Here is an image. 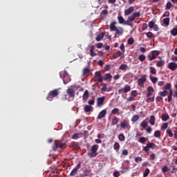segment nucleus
Masks as SVG:
<instances>
[{"instance_id": "nucleus-54", "label": "nucleus", "mask_w": 177, "mask_h": 177, "mask_svg": "<svg viewBox=\"0 0 177 177\" xmlns=\"http://www.w3.org/2000/svg\"><path fill=\"white\" fill-rule=\"evenodd\" d=\"M172 8V3L171 2H167L166 4V10H169Z\"/></svg>"}, {"instance_id": "nucleus-10", "label": "nucleus", "mask_w": 177, "mask_h": 177, "mask_svg": "<svg viewBox=\"0 0 177 177\" xmlns=\"http://www.w3.org/2000/svg\"><path fill=\"white\" fill-rule=\"evenodd\" d=\"M104 100H106V97L102 96L97 98V107H102L104 104Z\"/></svg>"}, {"instance_id": "nucleus-64", "label": "nucleus", "mask_w": 177, "mask_h": 177, "mask_svg": "<svg viewBox=\"0 0 177 177\" xmlns=\"http://www.w3.org/2000/svg\"><path fill=\"white\" fill-rule=\"evenodd\" d=\"M174 132V138L175 139H177V127L175 128Z\"/></svg>"}, {"instance_id": "nucleus-15", "label": "nucleus", "mask_w": 177, "mask_h": 177, "mask_svg": "<svg viewBox=\"0 0 177 177\" xmlns=\"http://www.w3.org/2000/svg\"><path fill=\"white\" fill-rule=\"evenodd\" d=\"M167 67L169 68V70H171V71H175V70L177 68V64L175 62H170L169 63Z\"/></svg>"}, {"instance_id": "nucleus-4", "label": "nucleus", "mask_w": 177, "mask_h": 177, "mask_svg": "<svg viewBox=\"0 0 177 177\" xmlns=\"http://www.w3.org/2000/svg\"><path fill=\"white\" fill-rule=\"evenodd\" d=\"M66 146H67L66 142H62L57 140L53 145L52 149L53 151H57V149H64L66 148Z\"/></svg>"}, {"instance_id": "nucleus-39", "label": "nucleus", "mask_w": 177, "mask_h": 177, "mask_svg": "<svg viewBox=\"0 0 177 177\" xmlns=\"http://www.w3.org/2000/svg\"><path fill=\"white\" fill-rule=\"evenodd\" d=\"M153 136L155 138H160L161 136V131L159 130H157L154 132Z\"/></svg>"}, {"instance_id": "nucleus-14", "label": "nucleus", "mask_w": 177, "mask_h": 177, "mask_svg": "<svg viewBox=\"0 0 177 177\" xmlns=\"http://www.w3.org/2000/svg\"><path fill=\"white\" fill-rule=\"evenodd\" d=\"M106 114H107V111L106 109H103L99 113L97 117V120H102V118H104L106 117Z\"/></svg>"}, {"instance_id": "nucleus-35", "label": "nucleus", "mask_w": 177, "mask_h": 177, "mask_svg": "<svg viewBox=\"0 0 177 177\" xmlns=\"http://www.w3.org/2000/svg\"><path fill=\"white\" fill-rule=\"evenodd\" d=\"M117 124H118V118L115 117L112 119L111 125L114 126L117 125Z\"/></svg>"}, {"instance_id": "nucleus-19", "label": "nucleus", "mask_w": 177, "mask_h": 177, "mask_svg": "<svg viewBox=\"0 0 177 177\" xmlns=\"http://www.w3.org/2000/svg\"><path fill=\"white\" fill-rule=\"evenodd\" d=\"M129 126V122H128L127 120H124V122H122L120 123V127L122 129H125V128H128Z\"/></svg>"}, {"instance_id": "nucleus-18", "label": "nucleus", "mask_w": 177, "mask_h": 177, "mask_svg": "<svg viewBox=\"0 0 177 177\" xmlns=\"http://www.w3.org/2000/svg\"><path fill=\"white\" fill-rule=\"evenodd\" d=\"M147 92L148 93L147 94V97H150V96L153 95V92H154V88H153L152 86H149L147 88Z\"/></svg>"}, {"instance_id": "nucleus-49", "label": "nucleus", "mask_w": 177, "mask_h": 177, "mask_svg": "<svg viewBox=\"0 0 177 177\" xmlns=\"http://www.w3.org/2000/svg\"><path fill=\"white\" fill-rule=\"evenodd\" d=\"M167 128H168V123H163L160 127V129H162V131H165Z\"/></svg>"}, {"instance_id": "nucleus-5", "label": "nucleus", "mask_w": 177, "mask_h": 177, "mask_svg": "<svg viewBox=\"0 0 177 177\" xmlns=\"http://www.w3.org/2000/svg\"><path fill=\"white\" fill-rule=\"evenodd\" d=\"M97 150H99V145H93L91 148V152L88 153L90 158H93L97 156Z\"/></svg>"}, {"instance_id": "nucleus-17", "label": "nucleus", "mask_w": 177, "mask_h": 177, "mask_svg": "<svg viewBox=\"0 0 177 177\" xmlns=\"http://www.w3.org/2000/svg\"><path fill=\"white\" fill-rule=\"evenodd\" d=\"M122 55V53H121V51H120V50H118L111 57V60H113V59H118V57H120V56H121Z\"/></svg>"}, {"instance_id": "nucleus-60", "label": "nucleus", "mask_w": 177, "mask_h": 177, "mask_svg": "<svg viewBox=\"0 0 177 177\" xmlns=\"http://www.w3.org/2000/svg\"><path fill=\"white\" fill-rule=\"evenodd\" d=\"M131 95L133 96V97H136L138 96V91L136 90H134L131 92Z\"/></svg>"}, {"instance_id": "nucleus-38", "label": "nucleus", "mask_w": 177, "mask_h": 177, "mask_svg": "<svg viewBox=\"0 0 177 177\" xmlns=\"http://www.w3.org/2000/svg\"><path fill=\"white\" fill-rule=\"evenodd\" d=\"M149 79L151 80V81L153 84H156V82H157V81H158V78H157L156 77H153L151 75L149 76Z\"/></svg>"}, {"instance_id": "nucleus-33", "label": "nucleus", "mask_w": 177, "mask_h": 177, "mask_svg": "<svg viewBox=\"0 0 177 177\" xmlns=\"http://www.w3.org/2000/svg\"><path fill=\"white\" fill-rule=\"evenodd\" d=\"M118 20L119 24H124L125 23V19H124V17H122V16H118Z\"/></svg>"}, {"instance_id": "nucleus-11", "label": "nucleus", "mask_w": 177, "mask_h": 177, "mask_svg": "<svg viewBox=\"0 0 177 177\" xmlns=\"http://www.w3.org/2000/svg\"><path fill=\"white\" fill-rule=\"evenodd\" d=\"M146 81H147V79L146 78V75H142L141 77L138 80V84L139 86H143Z\"/></svg>"}, {"instance_id": "nucleus-63", "label": "nucleus", "mask_w": 177, "mask_h": 177, "mask_svg": "<svg viewBox=\"0 0 177 177\" xmlns=\"http://www.w3.org/2000/svg\"><path fill=\"white\" fill-rule=\"evenodd\" d=\"M147 103H149V102H154V97H148V98L147 99Z\"/></svg>"}, {"instance_id": "nucleus-52", "label": "nucleus", "mask_w": 177, "mask_h": 177, "mask_svg": "<svg viewBox=\"0 0 177 177\" xmlns=\"http://www.w3.org/2000/svg\"><path fill=\"white\" fill-rule=\"evenodd\" d=\"M146 35H147V38H150L151 39V38H154V35H153V32H147Z\"/></svg>"}, {"instance_id": "nucleus-41", "label": "nucleus", "mask_w": 177, "mask_h": 177, "mask_svg": "<svg viewBox=\"0 0 177 177\" xmlns=\"http://www.w3.org/2000/svg\"><path fill=\"white\" fill-rule=\"evenodd\" d=\"M112 114H118L120 115V109L118 108H115L111 111Z\"/></svg>"}, {"instance_id": "nucleus-61", "label": "nucleus", "mask_w": 177, "mask_h": 177, "mask_svg": "<svg viewBox=\"0 0 177 177\" xmlns=\"http://www.w3.org/2000/svg\"><path fill=\"white\" fill-rule=\"evenodd\" d=\"M143 150H144V151H145L146 153H149V150H150V148L149 147V145H147V146H146V147H143Z\"/></svg>"}, {"instance_id": "nucleus-45", "label": "nucleus", "mask_w": 177, "mask_h": 177, "mask_svg": "<svg viewBox=\"0 0 177 177\" xmlns=\"http://www.w3.org/2000/svg\"><path fill=\"white\" fill-rule=\"evenodd\" d=\"M131 16H133L134 19H136L137 17H140V12H133V14H131Z\"/></svg>"}, {"instance_id": "nucleus-30", "label": "nucleus", "mask_w": 177, "mask_h": 177, "mask_svg": "<svg viewBox=\"0 0 177 177\" xmlns=\"http://www.w3.org/2000/svg\"><path fill=\"white\" fill-rule=\"evenodd\" d=\"M149 124H151V125H154V124H156V117L153 115H151L149 118Z\"/></svg>"}, {"instance_id": "nucleus-50", "label": "nucleus", "mask_w": 177, "mask_h": 177, "mask_svg": "<svg viewBox=\"0 0 177 177\" xmlns=\"http://www.w3.org/2000/svg\"><path fill=\"white\" fill-rule=\"evenodd\" d=\"M171 35H174V37L177 35V28H174L173 30L170 31Z\"/></svg>"}, {"instance_id": "nucleus-6", "label": "nucleus", "mask_w": 177, "mask_h": 177, "mask_svg": "<svg viewBox=\"0 0 177 177\" xmlns=\"http://www.w3.org/2000/svg\"><path fill=\"white\" fill-rule=\"evenodd\" d=\"M59 75L62 78L63 82L65 85L66 84H68V82H70V81H71L70 76L66 75V73H64V72H60Z\"/></svg>"}, {"instance_id": "nucleus-12", "label": "nucleus", "mask_w": 177, "mask_h": 177, "mask_svg": "<svg viewBox=\"0 0 177 177\" xmlns=\"http://www.w3.org/2000/svg\"><path fill=\"white\" fill-rule=\"evenodd\" d=\"M81 168V163L77 165V166L70 173L71 176H75L78 172V169Z\"/></svg>"}, {"instance_id": "nucleus-7", "label": "nucleus", "mask_w": 177, "mask_h": 177, "mask_svg": "<svg viewBox=\"0 0 177 177\" xmlns=\"http://www.w3.org/2000/svg\"><path fill=\"white\" fill-rule=\"evenodd\" d=\"M160 55V51L158 50H153L151 51V55H148V59L151 62V60H155V59H157V56Z\"/></svg>"}, {"instance_id": "nucleus-37", "label": "nucleus", "mask_w": 177, "mask_h": 177, "mask_svg": "<svg viewBox=\"0 0 177 177\" xmlns=\"http://www.w3.org/2000/svg\"><path fill=\"white\" fill-rule=\"evenodd\" d=\"M151 74H157V69L153 66L149 67Z\"/></svg>"}, {"instance_id": "nucleus-1", "label": "nucleus", "mask_w": 177, "mask_h": 177, "mask_svg": "<svg viewBox=\"0 0 177 177\" xmlns=\"http://www.w3.org/2000/svg\"><path fill=\"white\" fill-rule=\"evenodd\" d=\"M172 84L171 83H167L165 86H163V91H161L160 93V95L162 96V97H165L167 95H168V91H169V95L167 96V101L168 103H171L172 100V94L174 93V91H172Z\"/></svg>"}, {"instance_id": "nucleus-44", "label": "nucleus", "mask_w": 177, "mask_h": 177, "mask_svg": "<svg viewBox=\"0 0 177 177\" xmlns=\"http://www.w3.org/2000/svg\"><path fill=\"white\" fill-rule=\"evenodd\" d=\"M131 16H133L134 19H136L137 17H140V12H133V14H131Z\"/></svg>"}, {"instance_id": "nucleus-53", "label": "nucleus", "mask_w": 177, "mask_h": 177, "mask_svg": "<svg viewBox=\"0 0 177 177\" xmlns=\"http://www.w3.org/2000/svg\"><path fill=\"white\" fill-rule=\"evenodd\" d=\"M149 174H150V169H146L145 171L143 174V176L144 177H147V176H149Z\"/></svg>"}, {"instance_id": "nucleus-46", "label": "nucleus", "mask_w": 177, "mask_h": 177, "mask_svg": "<svg viewBox=\"0 0 177 177\" xmlns=\"http://www.w3.org/2000/svg\"><path fill=\"white\" fill-rule=\"evenodd\" d=\"M167 133L169 135V138H172L174 136V133H172V130H171V129H167Z\"/></svg>"}, {"instance_id": "nucleus-51", "label": "nucleus", "mask_w": 177, "mask_h": 177, "mask_svg": "<svg viewBox=\"0 0 177 177\" xmlns=\"http://www.w3.org/2000/svg\"><path fill=\"white\" fill-rule=\"evenodd\" d=\"M168 171H169V168H168V166H167V165H165L162 168V172H163L164 174H165V172H168Z\"/></svg>"}, {"instance_id": "nucleus-57", "label": "nucleus", "mask_w": 177, "mask_h": 177, "mask_svg": "<svg viewBox=\"0 0 177 177\" xmlns=\"http://www.w3.org/2000/svg\"><path fill=\"white\" fill-rule=\"evenodd\" d=\"M120 49L122 50L123 53H125V46L124 45V43H122L120 46Z\"/></svg>"}, {"instance_id": "nucleus-55", "label": "nucleus", "mask_w": 177, "mask_h": 177, "mask_svg": "<svg viewBox=\"0 0 177 177\" xmlns=\"http://www.w3.org/2000/svg\"><path fill=\"white\" fill-rule=\"evenodd\" d=\"M114 150H119L120 149V143L115 142L113 145Z\"/></svg>"}, {"instance_id": "nucleus-59", "label": "nucleus", "mask_w": 177, "mask_h": 177, "mask_svg": "<svg viewBox=\"0 0 177 177\" xmlns=\"http://www.w3.org/2000/svg\"><path fill=\"white\" fill-rule=\"evenodd\" d=\"M140 126L142 127L144 129H145L146 127H147V122L144 120L142 122H141Z\"/></svg>"}, {"instance_id": "nucleus-31", "label": "nucleus", "mask_w": 177, "mask_h": 177, "mask_svg": "<svg viewBox=\"0 0 177 177\" xmlns=\"http://www.w3.org/2000/svg\"><path fill=\"white\" fill-rule=\"evenodd\" d=\"M101 91L102 92H110V90H107V84H102V88H101Z\"/></svg>"}, {"instance_id": "nucleus-24", "label": "nucleus", "mask_w": 177, "mask_h": 177, "mask_svg": "<svg viewBox=\"0 0 177 177\" xmlns=\"http://www.w3.org/2000/svg\"><path fill=\"white\" fill-rule=\"evenodd\" d=\"M92 109H93L92 106H91V105H86L84 106V110L85 113H91V111H92Z\"/></svg>"}, {"instance_id": "nucleus-13", "label": "nucleus", "mask_w": 177, "mask_h": 177, "mask_svg": "<svg viewBox=\"0 0 177 177\" xmlns=\"http://www.w3.org/2000/svg\"><path fill=\"white\" fill-rule=\"evenodd\" d=\"M148 27L149 28H153L154 31H158V30H159L158 26L157 24H156V23H154V21H151L149 22Z\"/></svg>"}, {"instance_id": "nucleus-47", "label": "nucleus", "mask_w": 177, "mask_h": 177, "mask_svg": "<svg viewBox=\"0 0 177 177\" xmlns=\"http://www.w3.org/2000/svg\"><path fill=\"white\" fill-rule=\"evenodd\" d=\"M146 140H147L146 138H145V137H140V138H139V140H138V142H139L140 143L145 144V143H146Z\"/></svg>"}, {"instance_id": "nucleus-26", "label": "nucleus", "mask_w": 177, "mask_h": 177, "mask_svg": "<svg viewBox=\"0 0 177 177\" xmlns=\"http://www.w3.org/2000/svg\"><path fill=\"white\" fill-rule=\"evenodd\" d=\"M161 118L163 121H168V120H169V115H168V113H162Z\"/></svg>"}, {"instance_id": "nucleus-20", "label": "nucleus", "mask_w": 177, "mask_h": 177, "mask_svg": "<svg viewBox=\"0 0 177 177\" xmlns=\"http://www.w3.org/2000/svg\"><path fill=\"white\" fill-rule=\"evenodd\" d=\"M89 73H91V69L88 68H84L83 69V77H88V75H89Z\"/></svg>"}, {"instance_id": "nucleus-25", "label": "nucleus", "mask_w": 177, "mask_h": 177, "mask_svg": "<svg viewBox=\"0 0 177 177\" xmlns=\"http://www.w3.org/2000/svg\"><path fill=\"white\" fill-rule=\"evenodd\" d=\"M90 55L92 57L96 56V53H95V46H92L90 49Z\"/></svg>"}, {"instance_id": "nucleus-28", "label": "nucleus", "mask_w": 177, "mask_h": 177, "mask_svg": "<svg viewBox=\"0 0 177 177\" xmlns=\"http://www.w3.org/2000/svg\"><path fill=\"white\" fill-rule=\"evenodd\" d=\"M120 70H122V71H127V70H128V65L125 64H122L120 67H119Z\"/></svg>"}, {"instance_id": "nucleus-2", "label": "nucleus", "mask_w": 177, "mask_h": 177, "mask_svg": "<svg viewBox=\"0 0 177 177\" xmlns=\"http://www.w3.org/2000/svg\"><path fill=\"white\" fill-rule=\"evenodd\" d=\"M115 24H117V21H112L110 24L109 28L111 31H115L114 37L115 38H117V35H122V32H124V29L121 27L117 28V26H115Z\"/></svg>"}, {"instance_id": "nucleus-34", "label": "nucleus", "mask_w": 177, "mask_h": 177, "mask_svg": "<svg viewBox=\"0 0 177 177\" xmlns=\"http://www.w3.org/2000/svg\"><path fill=\"white\" fill-rule=\"evenodd\" d=\"M138 60H140V62H145L146 60V55H145V54L140 55Z\"/></svg>"}, {"instance_id": "nucleus-32", "label": "nucleus", "mask_w": 177, "mask_h": 177, "mask_svg": "<svg viewBox=\"0 0 177 177\" xmlns=\"http://www.w3.org/2000/svg\"><path fill=\"white\" fill-rule=\"evenodd\" d=\"M113 78V75L111 73H106L104 76V81H107V80H111Z\"/></svg>"}, {"instance_id": "nucleus-27", "label": "nucleus", "mask_w": 177, "mask_h": 177, "mask_svg": "<svg viewBox=\"0 0 177 177\" xmlns=\"http://www.w3.org/2000/svg\"><path fill=\"white\" fill-rule=\"evenodd\" d=\"M165 64V62L162 59H160L159 61H156V66L157 67H162Z\"/></svg>"}, {"instance_id": "nucleus-36", "label": "nucleus", "mask_w": 177, "mask_h": 177, "mask_svg": "<svg viewBox=\"0 0 177 177\" xmlns=\"http://www.w3.org/2000/svg\"><path fill=\"white\" fill-rule=\"evenodd\" d=\"M136 121H139V115H133L131 118L132 122H136Z\"/></svg>"}, {"instance_id": "nucleus-22", "label": "nucleus", "mask_w": 177, "mask_h": 177, "mask_svg": "<svg viewBox=\"0 0 177 177\" xmlns=\"http://www.w3.org/2000/svg\"><path fill=\"white\" fill-rule=\"evenodd\" d=\"M104 38V32H101L100 34H98L96 37V41L99 42V41H102Z\"/></svg>"}, {"instance_id": "nucleus-29", "label": "nucleus", "mask_w": 177, "mask_h": 177, "mask_svg": "<svg viewBox=\"0 0 177 177\" xmlns=\"http://www.w3.org/2000/svg\"><path fill=\"white\" fill-rule=\"evenodd\" d=\"M124 26H129L130 27H133V24L132 23V21H130L129 18H127V21H124V24H123Z\"/></svg>"}, {"instance_id": "nucleus-42", "label": "nucleus", "mask_w": 177, "mask_h": 177, "mask_svg": "<svg viewBox=\"0 0 177 177\" xmlns=\"http://www.w3.org/2000/svg\"><path fill=\"white\" fill-rule=\"evenodd\" d=\"M118 139L120 142H124V140H125V136H124L123 133H120L118 136Z\"/></svg>"}, {"instance_id": "nucleus-56", "label": "nucleus", "mask_w": 177, "mask_h": 177, "mask_svg": "<svg viewBox=\"0 0 177 177\" xmlns=\"http://www.w3.org/2000/svg\"><path fill=\"white\" fill-rule=\"evenodd\" d=\"M133 42H134V40H133V38L132 37L128 39L127 40V43L129 45H133Z\"/></svg>"}, {"instance_id": "nucleus-48", "label": "nucleus", "mask_w": 177, "mask_h": 177, "mask_svg": "<svg viewBox=\"0 0 177 177\" xmlns=\"http://www.w3.org/2000/svg\"><path fill=\"white\" fill-rule=\"evenodd\" d=\"M147 145L149 149H154L156 147V144L153 142H148Z\"/></svg>"}, {"instance_id": "nucleus-62", "label": "nucleus", "mask_w": 177, "mask_h": 177, "mask_svg": "<svg viewBox=\"0 0 177 177\" xmlns=\"http://www.w3.org/2000/svg\"><path fill=\"white\" fill-rule=\"evenodd\" d=\"M104 15H109V10H103L102 12H101V16H103Z\"/></svg>"}, {"instance_id": "nucleus-58", "label": "nucleus", "mask_w": 177, "mask_h": 177, "mask_svg": "<svg viewBox=\"0 0 177 177\" xmlns=\"http://www.w3.org/2000/svg\"><path fill=\"white\" fill-rule=\"evenodd\" d=\"M79 138H80L79 133H75L72 136V139H79Z\"/></svg>"}, {"instance_id": "nucleus-16", "label": "nucleus", "mask_w": 177, "mask_h": 177, "mask_svg": "<svg viewBox=\"0 0 177 177\" xmlns=\"http://www.w3.org/2000/svg\"><path fill=\"white\" fill-rule=\"evenodd\" d=\"M135 10V7H129L128 9L124 10V16H129Z\"/></svg>"}, {"instance_id": "nucleus-43", "label": "nucleus", "mask_w": 177, "mask_h": 177, "mask_svg": "<svg viewBox=\"0 0 177 177\" xmlns=\"http://www.w3.org/2000/svg\"><path fill=\"white\" fill-rule=\"evenodd\" d=\"M73 147L75 150H78L80 149V145L78 142H74L73 144Z\"/></svg>"}, {"instance_id": "nucleus-23", "label": "nucleus", "mask_w": 177, "mask_h": 177, "mask_svg": "<svg viewBox=\"0 0 177 177\" xmlns=\"http://www.w3.org/2000/svg\"><path fill=\"white\" fill-rule=\"evenodd\" d=\"M83 177H85V176H91V170L90 169H86L84 170V174H81Z\"/></svg>"}, {"instance_id": "nucleus-21", "label": "nucleus", "mask_w": 177, "mask_h": 177, "mask_svg": "<svg viewBox=\"0 0 177 177\" xmlns=\"http://www.w3.org/2000/svg\"><path fill=\"white\" fill-rule=\"evenodd\" d=\"M88 97H89V91L86 90L82 95V100L86 101L88 100Z\"/></svg>"}, {"instance_id": "nucleus-40", "label": "nucleus", "mask_w": 177, "mask_h": 177, "mask_svg": "<svg viewBox=\"0 0 177 177\" xmlns=\"http://www.w3.org/2000/svg\"><path fill=\"white\" fill-rule=\"evenodd\" d=\"M169 17L163 19V24L165 26H169Z\"/></svg>"}, {"instance_id": "nucleus-8", "label": "nucleus", "mask_w": 177, "mask_h": 177, "mask_svg": "<svg viewBox=\"0 0 177 177\" xmlns=\"http://www.w3.org/2000/svg\"><path fill=\"white\" fill-rule=\"evenodd\" d=\"M131 91V86L127 84L124 88H120L118 91V95H121L122 93H128Z\"/></svg>"}, {"instance_id": "nucleus-9", "label": "nucleus", "mask_w": 177, "mask_h": 177, "mask_svg": "<svg viewBox=\"0 0 177 177\" xmlns=\"http://www.w3.org/2000/svg\"><path fill=\"white\" fill-rule=\"evenodd\" d=\"M66 93L69 97V99H72V100L75 97V91H74V89L73 88H69L66 91Z\"/></svg>"}, {"instance_id": "nucleus-3", "label": "nucleus", "mask_w": 177, "mask_h": 177, "mask_svg": "<svg viewBox=\"0 0 177 177\" xmlns=\"http://www.w3.org/2000/svg\"><path fill=\"white\" fill-rule=\"evenodd\" d=\"M59 91H60V88L50 91L46 97V100L52 102L53 100V97H57V96H59Z\"/></svg>"}]
</instances>
